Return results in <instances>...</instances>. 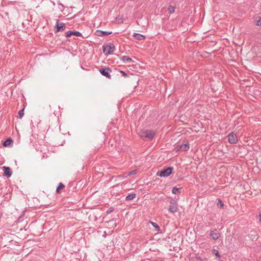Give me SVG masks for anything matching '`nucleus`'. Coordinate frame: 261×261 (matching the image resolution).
I'll return each instance as SVG.
<instances>
[{"label":"nucleus","mask_w":261,"mask_h":261,"mask_svg":"<svg viewBox=\"0 0 261 261\" xmlns=\"http://www.w3.org/2000/svg\"><path fill=\"white\" fill-rule=\"evenodd\" d=\"M102 48L103 53L105 55L108 56L114 53L115 47L113 43H109L106 45H103L102 46Z\"/></svg>","instance_id":"f257e3e1"},{"label":"nucleus","mask_w":261,"mask_h":261,"mask_svg":"<svg viewBox=\"0 0 261 261\" xmlns=\"http://www.w3.org/2000/svg\"><path fill=\"white\" fill-rule=\"evenodd\" d=\"M140 137L142 138H148L152 140L155 135V132L152 130H145L140 132Z\"/></svg>","instance_id":"f03ea898"},{"label":"nucleus","mask_w":261,"mask_h":261,"mask_svg":"<svg viewBox=\"0 0 261 261\" xmlns=\"http://www.w3.org/2000/svg\"><path fill=\"white\" fill-rule=\"evenodd\" d=\"M173 170V168L172 167H168L166 169L158 171L156 174L160 177H167L172 174Z\"/></svg>","instance_id":"7ed1b4c3"},{"label":"nucleus","mask_w":261,"mask_h":261,"mask_svg":"<svg viewBox=\"0 0 261 261\" xmlns=\"http://www.w3.org/2000/svg\"><path fill=\"white\" fill-rule=\"evenodd\" d=\"M66 28L65 24L63 22H59V20H57L56 25L55 27V33H56L60 31H64Z\"/></svg>","instance_id":"20e7f679"},{"label":"nucleus","mask_w":261,"mask_h":261,"mask_svg":"<svg viewBox=\"0 0 261 261\" xmlns=\"http://www.w3.org/2000/svg\"><path fill=\"white\" fill-rule=\"evenodd\" d=\"M99 71L103 76H105L109 79H111L110 72H112V71L109 67L101 68Z\"/></svg>","instance_id":"39448f33"},{"label":"nucleus","mask_w":261,"mask_h":261,"mask_svg":"<svg viewBox=\"0 0 261 261\" xmlns=\"http://www.w3.org/2000/svg\"><path fill=\"white\" fill-rule=\"evenodd\" d=\"M228 142L230 144H236L238 142V138L236 134L233 132L230 133L228 135Z\"/></svg>","instance_id":"423d86ee"},{"label":"nucleus","mask_w":261,"mask_h":261,"mask_svg":"<svg viewBox=\"0 0 261 261\" xmlns=\"http://www.w3.org/2000/svg\"><path fill=\"white\" fill-rule=\"evenodd\" d=\"M72 35H74L77 37L82 36V34L76 31H69L66 32L65 33V36L67 38L71 37Z\"/></svg>","instance_id":"0eeeda50"},{"label":"nucleus","mask_w":261,"mask_h":261,"mask_svg":"<svg viewBox=\"0 0 261 261\" xmlns=\"http://www.w3.org/2000/svg\"><path fill=\"white\" fill-rule=\"evenodd\" d=\"M3 169L4 171L3 176H6L7 177H10L11 176L12 172L10 167L4 166L3 167Z\"/></svg>","instance_id":"6e6552de"},{"label":"nucleus","mask_w":261,"mask_h":261,"mask_svg":"<svg viewBox=\"0 0 261 261\" xmlns=\"http://www.w3.org/2000/svg\"><path fill=\"white\" fill-rule=\"evenodd\" d=\"M112 34V31H103L101 30H96L95 34L99 37H102L103 36H108Z\"/></svg>","instance_id":"1a4fd4ad"},{"label":"nucleus","mask_w":261,"mask_h":261,"mask_svg":"<svg viewBox=\"0 0 261 261\" xmlns=\"http://www.w3.org/2000/svg\"><path fill=\"white\" fill-rule=\"evenodd\" d=\"M210 236L212 237L213 240H216L220 237V233L217 229H214L211 231Z\"/></svg>","instance_id":"9d476101"},{"label":"nucleus","mask_w":261,"mask_h":261,"mask_svg":"<svg viewBox=\"0 0 261 261\" xmlns=\"http://www.w3.org/2000/svg\"><path fill=\"white\" fill-rule=\"evenodd\" d=\"M171 204L169 205L168 211L171 213H175L177 211L178 208L176 203L170 202Z\"/></svg>","instance_id":"9b49d317"},{"label":"nucleus","mask_w":261,"mask_h":261,"mask_svg":"<svg viewBox=\"0 0 261 261\" xmlns=\"http://www.w3.org/2000/svg\"><path fill=\"white\" fill-rule=\"evenodd\" d=\"M133 36L137 40H143L145 38V36L140 34H138L137 33H134L133 35Z\"/></svg>","instance_id":"f8f14e48"},{"label":"nucleus","mask_w":261,"mask_h":261,"mask_svg":"<svg viewBox=\"0 0 261 261\" xmlns=\"http://www.w3.org/2000/svg\"><path fill=\"white\" fill-rule=\"evenodd\" d=\"M13 143V140L11 138L7 139L3 143V145L5 147H8Z\"/></svg>","instance_id":"ddd939ff"},{"label":"nucleus","mask_w":261,"mask_h":261,"mask_svg":"<svg viewBox=\"0 0 261 261\" xmlns=\"http://www.w3.org/2000/svg\"><path fill=\"white\" fill-rule=\"evenodd\" d=\"M121 60L123 63L133 62V60L127 56H123L121 57Z\"/></svg>","instance_id":"4468645a"},{"label":"nucleus","mask_w":261,"mask_h":261,"mask_svg":"<svg viewBox=\"0 0 261 261\" xmlns=\"http://www.w3.org/2000/svg\"><path fill=\"white\" fill-rule=\"evenodd\" d=\"M190 145L188 143L182 144L180 146V150L181 151H187L189 149Z\"/></svg>","instance_id":"2eb2a0df"},{"label":"nucleus","mask_w":261,"mask_h":261,"mask_svg":"<svg viewBox=\"0 0 261 261\" xmlns=\"http://www.w3.org/2000/svg\"><path fill=\"white\" fill-rule=\"evenodd\" d=\"M136 195L135 193L129 194L125 197V200L129 201L133 200L136 197Z\"/></svg>","instance_id":"dca6fc26"},{"label":"nucleus","mask_w":261,"mask_h":261,"mask_svg":"<svg viewBox=\"0 0 261 261\" xmlns=\"http://www.w3.org/2000/svg\"><path fill=\"white\" fill-rule=\"evenodd\" d=\"M181 188H177L176 187H173L172 190V193L174 194L178 195L181 193Z\"/></svg>","instance_id":"f3484780"},{"label":"nucleus","mask_w":261,"mask_h":261,"mask_svg":"<svg viewBox=\"0 0 261 261\" xmlns=\"http://www.w3.org/2000/svg\"><path fill=\"white\" fill-rule=\"evenodd\" d=\"M65 188V186L62 182H60L58 185V187L56 189V193H59L61 190L64 189Z\"/></svg>","instance_id":"a211bd4d"},{"label":"nucleus","mask_w":261,"mask_h":261,"mask_svg":"<svg viewBox=\"0 0 261 261\" xmlns=\"http://www.w3.org/2000/svg\"><path fill=\"white\" fill-rule=\"evenodd\" d=\"M168 11L169 14H173L175 11V7L172 6H169L168 8Z\"/></svg>","instance_id":"6ab92c4d"},{"label":"nucleus","mask_w":261,"mask_h":261,"mask_svg":"<svg viewBox=\"0 0 261 261\" xmlns=\"http://www.w3.org/2000/svg\"><path fill=\"white\" fill-rule=\"evenodd\" d=\"M256 22V24L258 26H261V17H257L255 20Z\"/></svg>","instance_id":"aec40b11"},{"label":"nucleus","mask_w":261,"mask_h":261,"mask_svg":"<svg viewBox=\"0 0 261 261\" xmlns=\"http://www.w3.org/2000/svg\"><path fill=\"white\" fill-rule=\"evenodd\" d=\"M213 253L217 257H218V258H220L221 257V255L219 254V253L218 250L213 249Z\"/></svg>","instance_id":"412c9836"},{"label":"nucleus","mask_w":261,"mask_h":261,"mask_svg":"<svg viewBox=\"0 0 261 261\" xmlns=\"http://www.w3.org/2000/svg\"><path fill=\"white\" fill-rule=\"evenodd\" d=\"M151 224L156 229V230H157V231L160 230V227L158 226V225L156 223H155L154 222H151Z\"/></svg>","instance_id":"4be33fe9"},{"label":"nucleus","mask_w":261,"mask_h":261,"mask_svg":"<svg viewBox=\"0 0 261 261\" xmlns=\"http://www.w3.org/2000/svg\"><path fill=\"white\" fill-rule=\"evenodd\" d=\"M24 108H23L22 109L20 110L18 112V114H19V117L20 118H21L24 115Z\"/></svg>","instance_id":"5701e85b"},{"label":"nucleus","mask_w":261,"mask_h":261,"mask_svg":"<svg viewBox=\"0 0 261 261\" xmlns=\"http://www.w3.org/2000/svg\"><path fill=\"white\" fill-rule=\"evenodd\" d=\"M217 205H218V206H220V207L221 208L223 207L224 203H223V201L220 199H218V202L217 203Z\"/></svg>","instance_id":"b1692460"},{"label":"nucleus","mask_w":261,"mask_h":261,"mask_svg":"<svg viewBox=\"0 0 261 261\" xmlns=\"http://www.w3.org/2000/svg\"><path fill=\"white\" fill-rule=\"evenodd\" d=\"M114 207H110V208H109L107 211L106 213H107V214H110V213H111L112 212H113V211H114Z\"/></svg>","instance_id":"393cba45"},{"label":"nucleus","mask_w":261,"mask_h":261,"mask_svg":"<svg viewBox=\"0 0 261 261\" xmlns=\"http://www.w3.org/2000/svg\"><path fill=\"white\" fill-rule=\"evenodd\" d=\"M136 173H137L136 170H133L128 173V176H131L132 175L136 174Z\"/></svg>","instance_id":"a878e982"},{"label":"nucleus","mask_w":261,"mask_h":261,"mask_svg":"<svg viewBox=\"0 0 261 261\" xmlns=\"http://www.w3.org/2000/svg\"><path fill=\"white\" fill-rule=\"evenodd\" d=\"M120 72L121 73V74H122V75L124 76V77H127L128 76V75L127 73H126L124 71H120Z\"/></svg>","instance_id":"bb28decb"},{"label":"nucleus","mask_w":261,"mask_h":261,"mask_svg":"<svg viewBox=\"0 0 261 261\" xmlns=\"http://www.w3.org/2000/svg\"><path fill=\"white\" fill-rule=\"evenodd\" d=\"M197 259L199 260V261H205V260L203 259L200 257H197Z\"/></svg>","instance_id":"cd10ccee"},{"label":"nucleus","mask_w":261,"mask_h":261,"mask_svg":"<svg viewBox=\"0 0 261 261\" xmlns=\"http://www.w3.org/2000/svg\"><path fill=\"white\" fill-rule=\"evenodd\" d=\"M259 221L261 222V214H259Z\"/></svg>","instance_id":"c85d7f7f"},{"label":"nucleus","mask_w":261,"mask_h":261,"mask_svg":"<svg viewBox=\"0 0 261 261\" xmlns=\"http://www.w3.org/2000/svg\"><path fill=\"white\" fill-rule=\"evenodd\" d=\"M59 5L62 7V8H64V6L62 4H59Z\"/></svg>","instance_id":"c756f323"}]
</instances>
